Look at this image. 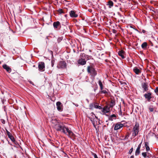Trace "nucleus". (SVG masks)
I'll return each instance as SVG.
<instances>
[{
	"instance_id": "9b49d317",
	"label": "nucleus",
	"mask_w": 158,
	"mask_h": 158,
	"mask_svg": "<svg viewBox=\"0 0 158 158\" xmlns=\"http://www.w3.org/2000/svg\"><path fill=\"white\" fill-rule=\"evenodd\" d=\"M76 12L75 10H71L69 12V14L70 17L72 18H76L77 17L78 15Z\"/></svg>"
},
{
	"instance_id": "864d4df0",
	"label": "nucleus",
	"mask_w": 158,
	"mask_h": 158,
	"mask_svg": "<svg viewBox=\"0 0 158 158\" xmlns=\"http://www.w3.org/2000/svg\"><path fill=\"white\" fill-rule=\"evenodd\" d=\"M33 66V67H35V65H34Z\"/></svg>"
},
{
	"instance_id": "473e14b6",
	"label": "nucleus",
	"mask_w": 158,
	"mask_h": 158,
	"mask_svg": "<svg viewBox=\"0 0 158 158\" xmlns=\"http://www.w3.org/2000/svg\"><path fill=\"white\" fill-rule=\"evenodd\" d=\"M58 12L60 14L63 13H64L62 9H59L58 10Z\"/></svg>"
},
{
	"instance_id": "f257e3e1",
	"label": "nucleus",
	"mask_w": 158,
	"mask_h": 158,
	"mask_svg": "<svg viewBox=\"0 0 158 158\" xmlns=\"http://www.w3.org/2000/svg\"><path fill=\"white\" fill-rule=\"evenodd\" d=\"M55 128L57 131H61L69 137H73L75 135L71 129L65 126L62 123H57L55 124Z\"/></svg>"
},
{
	"instance_id": "ddd939ff",
	"label": "nucleus",
	"mask_w": 158,
	"mask_h": 158,
	"mask_svg": "<svg viewBox=\"0 0 158 158\" xmlns=\"http://www.w3.org/2000/svg\"><path fill=\"white\" fill-rule=\"evenodd\" d=\"M110 108L107 106H106L103 108H102V111L104 114L107 113L110 111Z\"/></svg>"
},
{
	"instance_id": "a18cd8bd",
	"label": "nucleus",
	"mask_w": 158,
	"mask_h": 158,
	"mask_svg": "<svg viewBox=\"0 0 158 158\" xmlns=\"http://www.w3.org/2000/svg\"><path fill=\"white\" fill-rule=\"evenodd\" d=\"M2 123L3 124H5V121L4 120H3V121L2 122Z\"/></svg>"
},
{
	"instance_id": "aec40b11",
	"label": "nucleus",
	"mask_w": 158,
	"mask_h": 158,
	"mask_svg": "<svg viewBox=\"0 0 158 158\" xmlns=\"http://www.w3.org/2000/svg\"><path fill=\"white\" fill-rule=\"evenodd\" d=\"M115 101L114 100L112 99L111 100V101L110 102L109 107L110 108H112L113 107H114L115 106Z\"/></svg>"
},
{
	"instance_id": "2eb2a0df",
	"label": "nucleus",
	"mask_w": 158,
	"mask_h": 158,
	"mask_svg": "<svg viewBox=\"0 0 158 158\" xmlns=\"http://www.w3.org/2000/svg\"><path fill=\"white\" fill-rule=\"evenodd\" d=\"M3 68L5 69L8 73H10L11 71V68L6 64H4L2 65Z\"/></svg>"
},
{
	"instance_id": "cd10ccee",
	"label": "nucleus",
	"mask_w": 158,
	"mask_h": 158,
	"mask_svg": "<svg viewBox=\"0 0 158 158\" xmlns=\"http://www.w3.org/2000/svg\"><path fill=\"white\" fill-rule=\"evenodd\" d=\"M142 155L144 158H146L147 157H148V156H147V154L146 152H142Z\"/></svg>"
},
{
	"instance_id": "8fccbe9b",
	"label": "nucleus",
	"mask_w": 158,
	"mask_h": 158,
	"mask_svg": "<svg viewBox=\"0 0 158 158\" xmlns=\"http://www.w3.org/2000/svg\"><path fill=\"white\" fill-rule=\"evenodd\" d=\"M89 51L91 52V50H89Z\"/></svg>"
},
{
	"instance_id": "c03bdc74",
	"label": "nucleus",
	"mask_w": 158,
	"mask_h": 158,
	"mask_svg": "<svg viewBox=\"0 0 158 158\" xmlns=\"http://www.w3.org/2000/svg\"><path fill=\"white\" fill-rule=\"evenodd\" d=\"M130 27L131 28H133V29H135V28H134V27H133L132 26H131V25L130 26Z\"/></svg>"
},
{
	"instance_id": "9d476101",
	"label": "nucleus",
	"mask_w": 158,
	"mask_h": 158,
	"mask_svg": "<svg viewBox=\"0 0 158 158\" xmlns=\"http://www.w3.org/2000/svg\"><path fill=\"white\" fill-rule=\"evenodd\" d=\"M54 28L55 29H60L61 27V24L59 21L54 22L53 24Z\"/></svg>"
},
{
	"instance_id": "bb28decb",
	"label": "nucleus",
	"mask_w": 158,
	"mask_h": 158,
	"mask_svg": "<svg viewBox=\"0 0 158 158\" xmlns=\"http://www.w3.org/2000/svg\"><path fill=\"white\" fill-rule=\"evenodd\" d=\"M100 92L101 94H107L108 93L106 89L101 90Z\"/></svg>"
},
{
	"instance_id": "c9c22d12",
	"label": "nucleus",
	"mask_w": 158,
	"mask_h": 158,
	"mask_svg": "<svg viewBox=\"0 0 158 158\" xmlns=\"http://www.w3.org/2000/svg\"><path fill=\"white\" fill-rule=\"evenodd\" d=\"M55 122V123H56V124H57V123H59L58 122H57V121H56V119H55L54 120H52V123H53V122ZM54 123H55V122H54Z\"/></svg>"
},
{
	"instance_id": "e433bc0d",
	"label": "nucleus",
	"mask_w": 158,
	"mask_h": 158,
	"mask_svg": "<svg viewBox=\"0 0 158 158\" xmlns=\"http://www.w3.org/2000/svg\"><path fill=\"white\" fill-rule=\"evenodd\" d=\"M89 118L90 120L91 121V122H93V120H94V118H92V117H89Z\"/></svg>"
},
{
	"instance_id": "de8ad7c7",
	"label": "nucleus",
	"mask_w": 158,
	"mask_h": 158,
	"mask_svg": "<svg viewBox=\"0 0 158 158\" xmlns=\"http://www.w3.org/2000/svg\"><path fill=\"white\" fill-rule=\"evenodd\" d=\"M31 84H32V82L31 81H30Z\"/></svg>"
},
{
	"instance_id": "6e6552de",
	"label": "nucleus",
	"mask_w": 158,
	"mask_h": 158,
	"mask_svg": "<svg viewBox=\"0 0 158 158\" xmlns=\"http://www.w3.org/2000/svg\"><path fill=\"white\" fill-rule=\"evenodd\" d=\"M142 87L143 89V92H144L148 90V84L147 83H142L141 84Z\"/></svg>"
},
{
	"instance_id": "7c9ffc66",
	"label": "nucleus",
	"mask_w": 158,
	"mask_h": 158,
	"mask_svg": "<svg viewBox=\"0 0 158 158\" xmlns=\"http://www.w3.org/2000/svg\"><path fill=\"white\" fill-rule=\"evenodd\" d=\"M149 110L151 112H152L153 111L154 109L151 106H150L149 108Z\"/></svg>"
},
{
	"instance_id": "a19ab883",
	"label": "nucleus",
	"mask_w": 158,
	"mask_h": 158,
	"mask_svg": "<svg viewBox=\"0 0 158 158\" xmlns=\"http://www.w3.org/2000/svg\"><path fill=\"white\" fill-rule=\"evenodd\" d=\"M61 40V38H58V41H59H59H60Z\"/></svg>"
},
{
	"instance_id": "b1692460",
	"label": "nucleus",
	"mask_w": 158,
	"mask_h": 158,
	"mask_svg": "<svg viewBox=\"0 0 158 158\" xmlns=\"http://www.w3.org/2000/svg\"><path fill=\"white\" fill-rule=\"evenodd\" d=\"M98 84L99 85L100 89L101 90H102L103 89V85L102 84L100 80H99L98 81Z\"/></svg>"
},
{
	"instance_id": "ea45409f",
	"label": "nucleus",
	"mask_w": 158,
	"mask_h": 158,
	"mask_svg": "<svg viewBox=\"0 0 158 158\" xmlns=\"http://www.w3.org/2000/svg\"><path fill=\"white\" fill-rule=\"evenodd\" d=\"M146 32V31L145 30H142V33H145Z\"/></svg>"
},
{
	"instance_id": "6ab92c4d",
	"label": "nucleus",
	"mask_w": 158,
	"mask_h": 158,
	"mask_svg": "<svg viewBox=\"0 0 158 158\" xmlns=\"http://www.w3.org/2000/svg\"><path fill=\"white\" fill-rule=\"evenodd\" d=\"M134 72L136 74H139L141 73V71L140 69L137 68L135 67L133 69Z\"/></svg>"
},
{
	"instance_id": "a878e982",
	"label": "nucleus",
	"mask_w": 158,
	"mask_h": 158,
	"mask_svg": "<svg viewBox=\"0 0 158 158\" xmlns=\"http://www.w3.org/2000/svg\"><path fill=\"white\" fill-rule=\"evenodd\" d=\"M108 5L110 7H111L113 6V2L112 1H110L108 2Z\"/></svg>"
},
{
	"instance_id": "4468645a",
	"label": "nucleus",
	"mask_w": 158,
	"mask_h": 158,
	"mask_svg": "<svg viewBox=\"0 0 158 158\" xmlns=\"http://www.w3.org/2000/svg\"><path fill=\"white\" fill-rule=\"evenodd\" d=\"M152 94L150 92H148L144 94V96L145 98L147 99L148 102L150 101V100L152 98Z\"/></svg>"
},
{
	"instance_id": "49530a36",
	"label": "nucleus",
	"mask_w": 158,
	"mask_h": 158,
	"mask_svg": "<svg viewBox=\"0 0 158 158\" xmlns=\"http://www.w3.org/2000/svg\"><path fill=\"white\" fill-rule=\"evenodd\" d=\"M95 118L97 119H98V117H96V116H95Z\"/></svg>"
},
{
	"instance_id": "a211bd4d",
	"label": "nucleus",
	"mask_w": 158,
	"mask_h": 158,
	"mask_svg": "<svg viewBox=\"0 0 158 158\" xmlns=\"http://www.w3.org/2000/svg\"><path fill=\"white\" fill-rule=\"evenodd\" d=\"M116 118V116L114 114H112L109 117L108 119L109 120L113 121L114 119H115Z\"/></svg>"
},
{
	"instance_id": "09e8293b",
	"label": "nucleus",
	"mask_w": 158,
	"mask_h": 158,
	"mask_svg": "<svg viewBox=\"0 0 158 158\" xmlns=\"http://www.w3.org/2000/svg\"><path fill=\"white\" fill-rule=\"evenodd\" d=\"M120 16L122 17V18L123 17V16H121V15H120Z\"/></svg>"
},
{
	"instance_id": "c756f323",
	"label": "nucleus",
	"mask_w": 158,
	"mask_h": 158,
	"mask_svg": "<svg viewBox=\"0 0 158 158\" xmlns=\"http://www.w3.org/2000/svg\"><path fill=\"white\" fill-rule=\"evenodd\" d=\"M91 122L93 125L94 127L96 128V122H95V121H94V120H93V122Z\"/></svg>"
},
{
	"instance_id": "0eeeda50",
	"label": "nucleus",
	"mask_w": 158,
	"mask_h": 158,
	"mask_svg": "<svg viewBox=\"0 0 158 158\" xmlns=\"http://www.w3.org/2000/svg\"><path fill=\"white\" fill-rule=\"evenodd\" d=\"M38 68L39 71H43L44 70L45 65L44 62H41L39 63Z\"/></svg>"
},
{
	"instance_id": "603ef678",
	"label": "nucleus",
	"mask_w": 158,
	"mask_h": 158,
	"mask_svg": "<svg viewBox=\"0 0 158 158\" xmlns=\"http://www.w3.org/2000/svg\"><path fill=\"white\" fill-rule=\"evenodd\" d=\"M66 16H67V15H65V17H66Z\"/></svg>"
},
{
	"instance_id": "2f4dec72",
	"label": "nucleus",
	"mask_w": 158,
	"mask_h": 158,
	"mask_svg": "<svg viewBox=\"0 0 158 158\" xmlns=\"http://www.w3.org/2000/svg\"><path fill=\"white\" fill-rule=\"evenodd\" d=\"M55 63V60L54 59H52L51 61V66L52 67H53Z\"/></svg>"
},
{
	"instance_id": "79ce46f5",
	"label": "nucleus",
	"mask_w": 158,
	"mask_h": 158,
	"mask_svg": "<svg viewBox=\"0 0 158 158\" xmlns=\"http://www.w3.org/2000/svg\"><path fill=\"white\" fill-rule=\"evenodd\" d=\"M116 31L115 30H113V32L114 33H116Z\"/></svg>"
},
{
	"instance_id": "20e7f679",
	"label": "nucleus",
	"mask_w": 158,
	"mask_h": 158,
	"mask_svg": "<svg viewBox=\"0 0 158 158\" xmlns=\"http://www.w3.org/2000/svg\"><path fill=\"white\" fill-rule=\"evenodd\" d=\"M87 71L93 76H95L97 74V72L94 68L92 66H88L87 67Z\"/></svg>"
},
{
	"instance_id": "3c124183",
	"label": "nucleus",
	"mask_w": 158,
	"mask_h": 158,
	"mask_svg": "<svg viewBox=\"0 0 158 158\" xmlns=\"http://www.w3.org/2000/svg\"><path fill=\"white\" fill-rule=\"evenodd\" d=\"M76 106H78V105H76Z\"/></svg>"
},
{
	"instance_id": "f704fd0d",
	"label": "nucleus",
	"mask_w": 158,
	"mask_h": 158,
	"mask_svg": "<svg viewBox=\"0 0 158 158\" xmlns=\"http://www.w3.org/2000/svg\"><path fill=\"white\" fill-rule=\"evenodd\" d=\"M142 143V141L141 142V143L138 145L137 148H139V149L140 148L141 144Z\"/></svg>"
},
{
	"instance_id": "393cba45",
	"label": "nucleus",
	"mask_w": 158,
	"mask_h": 158,
	"mask_svg": "<svg viewBox=\"0 0 158 158\" xmlns=\"http://www.w3.org/2000/svg\"><path fill=\"white\" fill-rule=\"evenodd\" d=\"M140 149L137 148L136 149L135 152V155L136 156H137L139 154L140 152Z\"/></svg>"
},
{
	"instance_id": "5fc2aeb1",
	"label": "nucleus",
	"mask_w": 158,
	"mask_h": 158,
	"mask_svg": "<svg viewBox=\"0 0 158 158\" xmlns=\"http://www.w3.org/2000/svg\"><path fill=\"white\" fill-rule=\"evenodd\" d=\"M120 112H121V114H122V112H121V110H120Z\"/></svg>"
},
{
	"instance_id": "423d86ee",
	"label": "nucleus",
	"mask_w": 158,
	"mask_h": 158,
	"mask_svg": "<svg viewBox=\"0 0 158 158\" xmlns=\"http://www.w3.org/2000/svg\"><path fill=\"white\" fill-rule=\"evenodd\" d=\"M66 67V63L64 61H60L57 65L59 68L64 69Z\"/></svg>"
},
{
	"instance_id": "4c0bfd02",
	"label": "nucleus",
	"mask_w": 158,
	"mask_h": 158,
	"mask_svg": "<svg viewBox=\"0 0 158 158\" xmlns=\"http://www.w3.org/2000/svg\"><path fill=\"white\" fill-rule=\"evenodd\" d=\"M137 32H139V33H142V32H140L139 31V30H138L137 29H135V28L134 29Z\"/></svg>"
},
{
	"instance_id": "7ed1b4c3",
	"label": "nucleus",
	"mask_w": 158,
	"mask_h": 158,
	"mask_svg": "<svg viewBox=\"0 0 158 158\" xmlns=\"http://www.w3.org/2000/svg\"><path fill=\"white\" fill-rule=\"evenodd\" d=\"M139 131V123L136 122L132 130V135L134 137H135L138 135Z\"/></svg>"
},
{
	"instance_id": "58836bf2",
	"label": "nucleus",
	"mask_w": 158,
	"mask_h": 158,
	"mask_svg": "<svg viewBox=\"0 0 158 158\" xmlns=\"http://www.w3.org/2000/svg\"><path fill=\"white\" fill-rule=\"evenodd\" d=\"M94 158H98L97 155L95 154H94Z\"/></svg>"
},
{
	"instance_id": "37998d69",
	"label": "nucleus",
	"mask_w": 158,
	"mask_h": 158,
	"mask_svg": "<svg viewBox=\"0 0 158 158\" xmlns=\"http://www.w3.org/2000/svg\"><path fill=\"white\" fill-rule=\"evenodd\" d=\"M130 158H134V156H131Z\"/></svg>"
},
{
	"instance_id": "39448f33",
	"label": "nucleus",
	"mask_w": 158,
	"mask_h": 158,
	"mask_svg": "<svg viewBox=\"0 0 158 158\" xmlns=\"http://www.w3.org/2000/svg\"><path fill=\"white\" fill-rule=\"evenodd\" d=\"M89 109L91 110H93L94 108L99 110L102 109L101 106H99L98 104L95 102L90 103L89 105Z\"/></svg>"
},
{
	"instance_id": "412c9836",
	"label": "nucleus",
	"mask_w": 158,
	"mask_h": 158,
	"mask_svg": "<svg viewBox=\"0 0 158 158\" xmlns=\"http://www.w3.org/2000/svg\"><path fill=\"white\" fill-rule=\"evenodd\" d=\"M144 146L147 151L148 152L150 150V148L149 146V143L148 142H145Z\"/></svg>"
},
{
	"instance_id": "1a4fd4ad",
	"label": "nucleus",
	"mask_w": 158,
	"mask_h": 158,
	"mask_svg": "<svg viewBox=\"0 0 158 158\" xmlns=\"http://www.w3.org/2000/svg\"><path fill=\"white\" fill-rule=\"evenodd\" d=\"M6 131V133L8 137L10 139V140L13 142H14L15 143L16 141L12 135L10 133L7 129H5Z\"/></svg>"
},
{
	"instance_id": "f3484780",
	"label": "nucleus",
	"mask_w": 158,
	"mask_h": 158,
	"mask_svg": "<svg viewBox=\"0 0 158 158\" xmlns=\"http://www.w3.org/2000/svg\"><path fill=\"white\" fill-rule=\"evenodd\" d=\"M149 9L150 11L153 12L152 13L153 15L156 14V15H158V10L155 9L152 7H150Z\"/></svg>"
},
{
	"instance_id": "5701e85b",
	"label": "nucleus",
	"mask_w": 158,
	"mask_h": 158,
	"mask_svg": "<svg viewBox=\"0 0 158 158\" xmlns=\"http://www.w3.org/2000/svg\"><path fill=\"white\" fill-rule=\"evenodd\" d=\"M147 46H148V44H147V43L146 42H143L141 44L142 48L144 50H145L147 49Z\"/></svg>"
},
{
	"instance_id": "dca6fc26",
	"label": "nucleus",
	"mask_w": 158,
	"mask_h": 158,
	"mask_svg": "<svg viewBox=\"0 0 158 158\" xmlns=\"http://www.w3.org/2000/svg\"><path fill=\"white\" fill-rule=\"evenodd\" d=\"M56 107L58 110L59 111H61L62 110V104L60 102H58L56 103Z\"/></svg>"
},
{
	"instance_id": "4be33fe9",
	"label": "nucleus",
	"mask_w": 158,
	"mask_h": 158,
	"mask_svg": "<svg viewBox=\"0 0 158 158\" xmlns=\"http://www.w3.org/2000/svg\"><path fill=\"white\" fill-rule=\"evenodd\" d=\"M124 51L123 50H121L118 52V55L120 56L122 59L124 58L125 57L123 55Z\"/></svg>"
},
{
	"instance_id": "c85d7f7f",
	"label": "nucleus",
	"mask_w": 158,
	"mask_h": 158,
	"mask_svg": "<svg viewBox=\"0 0 158 158\" xmlns=\"http://www.w3.org/2000/svg\"><path fill=\"white\" fill-rule=\"evenodd\" d=\"M154 92L156 94L158 95V87H156L154 90Z\"/></svg>"
},
{
	"instance_id": "72a5a7b5",
	"label": "nucleus",
	"mask_w": 158,
	"mask_h": 158,
	"mask_svg": "<svg viewBox=\"0 0 158 158\" xmlns=\"http://www.w3.org/2000/svg\"><path fill=\"white\" fill-rule=\"evenodd\" d=\"M133 148H132L129 150V153L130 154H131V153L133 151Z\"/></svg>"
},
{
	"instance_id": "f03ea898",
	"label": "nucleus",
	"mask_w": 158,
	"mask_h": 158,
	"mask_svg": "<svg viewBox=\"0 0 158 158\" xmlns=\"http://www.w3.org/2000/svg\"><path fill=\"white\" fill-rule=\"evenodd\" d=\"M92 56L86 55L85 53H81L80 55V58L78 60L77 62L81 65H83L86 64V61L91 59Z\"/></svg>"
},
{
	"instance_id": "f8f14e48",
	"label": "nucleus",
	"mask_w": 158,
	"mask_h": 158,
	"mask_svg": "<svg viewBox=\"0 0 158 158\" xmlns=\"http://www.w3.org/2000/svg\"><path fill=\"white\" fill-rule=\"evenodd\" d=\"M123 126V125L120 123H118L114 126V130H117L120 129Z\"/></svg>"
}]
</instances>
